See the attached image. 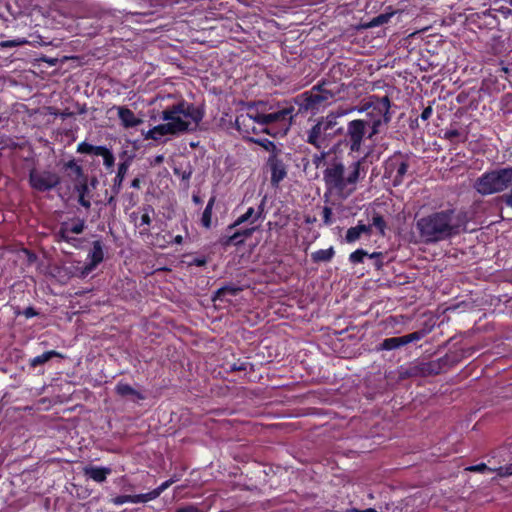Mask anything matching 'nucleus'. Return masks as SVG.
<instances>
[{
    "label": "nucleus",
    "mask_w": 512,
    "mask_h": 512,
    "mask_svg": "<svg viewBox=\"0 0 512 512\" xmlns=\"http://www.w3.org/2000/svg\"><path fill=\"white\" fill-rule=\"evenodd\" d=\"M294 106L288 104L277 111L265 113L259 105H249L247 111L236 116L235 126L244 138L266 133L273 137L286 134L293 119Z\"/></svg>",
    "instance_id": "nucleus-2"
},
{
    "label": "nucleus",
    "mask_w": 512,
    "mask_h": 512,
    "mask_svg": "<svg viewBox=\"0 0 512 512\" xmlns=\"http://www.w3.org/2000/svg\"><path fill=\"white\" fill-rule=\"evenodd\" d=\"M365 157L358 159L349 166V173L344 176L345 188L348 186H355L357 182L365 177L366 171L363 168Z\"/></svg>",
    "instance_id": "nucleus-19"
},
{
    "label": "nucleus",
    "mask_w": 512,
    "mask_h": 512,
    "mask_svg": "<svg viewBox=\"0 0 512 512\" xmlns=\"http://www.w3.org/2000/svg\"><path fill=\"white\" fill-rule=\"evenodd\" d=\"M258 230V226L251 225L247 228L234 229L230 232H227L226 235H223L220 238V244L223 247L229 246H240L243 245L244 242L250 238L256 231Z\"/></svg>",
    "instance_id": "nucleus-15"
},
{
    "label": "nucleus",
    "mask_w": 512,
    "mask_h": 512,
    "mask_svg": "<svg viewBox=\"0 0 512 512\" xmlns=\"http://www.w3.org/2000/svg\"><path fill=\"white\" fill-rule=\"evenodd\" d=\"M115 392L118 396L123 397V398L132 397L133 399H135L137 401L145 399V396L141 392L134 389L131 385H129L128 383H125L123 381H119L116 384Z\"/></svg>",
    "instance_id": "nucleus-25"
},
{
    "label": "nucleus",
    "mask_w": 512,
    "mask_h": 512,
    "mask_svg": "<svg viewBox=\"0 0 512 512\" xmlns=\"http://www.w3.org/2000/svg\"><path fill=\"white\" fill-rule=\"evenodd\" d=\"M335 255V250L331 246L328 249H320L311 254V260L314 263L329 262Z\"/></svg>",
    "instance_id": "nucleus-32"
},
{
    "label": "nucleus",
    "mask_w": 512,
    "mask_h": 512,
    "mask_svg": "<svg viewBox=\"0 0 512 512\" xmlns=\"http://www.w3.org/2000/svg\"><path fill=\"white\" fill-rule=\"evenodd\" d=\"M60 226H65L68 233L71 234H81L85 230V221L83 219H77L72 224L67 222H62Z\"/></svg>",
    "instance_id": "nucleus-35"
},
{
    "label": "nucleus",
    "mask_w": 512,
    "mask_h": 512,
    "mask_svg": "<svg viewBox=\"0 0 512 512\" xmlns=\"http://www.w3.org/2000/svg\"><path fill=\"white\" fill-rule=\"evenodd\" d=\"M359 229L362 234H365L367 236H370L372 233V223L370 225L362 224L361 222L358 223Z\"/></svg>",
    "instance_id": "nucleus-56"
},
{
    "label": "nucleus",
    "mask_w": 512,
    "mask_h": 512,
    "mask_svg": "<svg viewBox=\"0 0 512 512\" xmlns=\"http://www.w3.org/2000/svg\"><path fill=\"white\" fill-rule=\"evenodd\" d=\"M282 154L269 155L267 166L269 167L272 186H278L287 176V165L281 157Z\"/></svg>",
    "instance_id": "nucleus-16"
},
{
    "label": "nucleus",
    "mask_w": 512,
    "mask_h": 512,
    "mask_svg": "<svg viewBox=\"0 0 512 512\" xmlns=\"http://www.w3.org/2000/svg\"><path fill=\"white\" fill-rule=\"evenodd\" d=\"M496 470L498 471V475L501 476V477L511 476L512 475V463L508 464V465H506L504 467H499Z\"/></svg>",
    "instance_id": "nucleus-52"
},
{
    "label": "nucleus",
    "mask_w": 512,
    "mask_h": 512,
    "mask_svg": "<svg viewBox=\"0 0 512 512\" xmlns=\"http://www.w3.org/2000/svg\"><path fill=\"white\" fill-rule=\"evenodd\" d=\"M510 186H512V167L487 171L474 183V189L482 196L503 192Z\"/></svg>",
    "instance_id": "nucleus-5"
},
{
    "label": "nucleus",
    "mask_w": 512,
    "mask_h": 512,
    "mask_svg": "<svg viewBox=\"0 0 512 512\" xmlns=\"http://www.w3.org/2000/svg\"><path fill=\"white\" fill-rule=\"evenodd\" d=\"M173 243L175 244H182L183 243V236L182 235H176L173 239Z\"/></svg>",
    "instance_id": "nucleus-62"
},
{
    "label": "nucleus",
    "mask_w": 512,
    "mask_h": 512,
    "mask_svg": "<svg viewBox=\"0 0 512 512\" xmlns=\"http://www.w3.org/2000/svg\"><path fill=\"white\" fill-rule=\"evenodd\" d=\"M459 136H460V132L457 129H449L444 132L443 138L453 142L454 139L458 138Z\"/></svg>",
    "instance_id": "nucleus-50"
},
{
    "label": "nucleus",
    "mask_w": 512,
    "mask_h": 512,
    "mask_svg": "<svg viewBox=\"0 0 512 512\" xmlns=\"http://www.w3.org/2000/svg\"><path fill=\"white\" fill-rule=\"evenodd\" d=\"M118 118L125 129L134 128L143 123L141 118L136 117L134 112L125 106L118 107Z\"/></svg>",
    "instance_id": "nucleus-21"
},
{
    "label": "nucleus",
    "mask_w": 512,
    "mask_h": 512,
    "mask_svg": "<svg viewBox=\"0 0 512 512\" xmlns=\"http://www.w3.org/2000/svg\"><path fill=\"white\" fill-rule=\"evenodd\" d=\"M242 291V288L236 285H225L215 291L213 301L223 300L226 295L237 296Z\"/></svg>",
    "instance_id": "nucleus-33"
},
{
    "label": "nucleus",
    "mask_w": 512,
    "mask_h": 512,
    "mask_svg": "<svg viewBox=\"0 0 512 512\" xmlns=\"http://www.w3.org/2000/svg\"><path fill=\"white\" fill-rule=\"evenodd\" d=\"M248 368L253 369V364L247 360H238L230 365V372L246 371Z\"/></svg>",
    "instance_id": "nucleus-41"
},
{
    "label": "nucleus",
    "mask_w": 512,
    "mask_h": 512,
    "mask_svg": "<svg viewBox=\"0 0 512 512\" xmlns=\"http://www.w3.org/2000/svg\"><path fill=\"white\" fill-rule=\"evenodd\" d=\"M130 166V160L127 159L118 165L117 173L113 179L112 192L119 194L122 190V184Z\"/></svg>",
    "instance_id": "nucleus-26"
},
{
    "label": "nucleus",
    "mask_w": 512,
    "mask_h": 512,
    "mask_svg": "<svg viewBox=\"0 0 512 512\" xmlns=\"http://www.w3.org/2000/svg\"><path fill=\"white\" fill-rule=\"evenodd\" d=\"M160 496L159 491L155 488L152 491L144 494H136V503H147L149 501H152Z\"/></svg>",
    "instance_id": "nucleus-40"
},
{
    "label": "nucleus",
    "mask_w": 512,
    "mask_h": 512,
    "mask_svg": "<svg viewBox=\"0 0 512 512\" xmlns=\"http://www.w3.org/2000/svg\"><path fill=\"white\" fill-rule=\"evenodd\" d=\"M332 215H333L332 209L328 206H325L322 211V219H323V223L325 225L329 226L333 223Z\"/></svg>",
    "instance_id": "nucleus-48"
},
{
    "label": "nucleus",
    "mask_w": 512,
    "mask_h": 512,
    "mask_svg": "<svg viewBox=\"0 0 512 512\" xmlns=\"http://www.w3.org/2000/svg\"><path fill=\"white\" fill-rule=\"evenodd\" d=\"M440 358L445 371H448L462 361L464 354L461 351H450Z\"/></svg>",
    "instance_id": "nucleus-30"
},
{
    "label": "nucleus",
    "mask_w": 512,
    "mask_h": 512,
    "mask_svg": "<svg viewBox=\"0 0 512 512\" xmlns=\"http://www.w3.org/2000/svg\"><path fill=\"white\" fill-rule=\"evenodd\" d=\"M216 202V197L211 196L207 202V205L202 213L201 217V225L207 229H209L212 225V211Z\"/></svg>",
    "instance_id": "nucleus-34"
},
{
    "label": "nucleus",
    "mask_w": 512,
    "mask_h": 512,
    "mask_svg": "<svg viewBox=\"0 0 512 512\" xmlns=\"http://www.w3.org/2000/svg\"><path fill=\"white\" fill-rule=\"evenodd\" d=\"M116 195L117 194H114L109 196L107 199H106V205L108 206H112V207H115L116 206Z\"/></svg>",
    "instance_id": "nucleus-59"
},
{
    "label": "nucleus",
    "mask_w": 512,
    "mask_h": 512,
    "mask_svg": "<svg viewBox=\"0 0 512 512\" xmlns=\"http://www.w3.org/2000/svg\"><path fill=\"white\" fill-rule=\"evenodd\" d=\"M204 117V111L192 103L181 100L171 106L166 107L162 111L161 118L166 121L175 135L184 133L189 130L190 122L192 120L197 126Z\"/></svg>",
    "instance_id": "nucleus-3"
},
{
    "label": "nucleus",
    "mask_w": 512,
    "mask_h": 512,
    "mask_svg": "<svg viewBox=\"0 0 512 512\" xmlns=\"http://www.w3.org/2000/svg\"><path fill=\"white\" fill-rule=\"evenodd\" d=\"M28 182L33 190L47 192L56 188L61 183V179L56 172L32 168L29 171Z\"/></svg>",
    "instance_id": "nucleus-7"
},
{
    "label": "nucleus",
    "mask_w": 512,
    "mask_h": 512,
    "mask_svg": "<svg viewBox=\"0 0 512 512\" xmlns=\"http://www.w3.org/2000/svg\"><path fill=\"white\" fill-rule=\"evenodd\" d=\"M151 214H154L153 206L144 204L139 208L138 212H132L130 215L131 221L134 222L135 227H144L140 230L141 235H149L150 233V225L152 223Z\"/></svg>",
    "instance_id": "nucleus-17"
},
{
    "label": "nucleus",
    "mask_w": 512,
    "mask_h": 512,
    "mask_svg": "<svg viewBox=\"0 0 512 512\" xmlns=\"http://www.w3.org/2000/svg\"><path fill=\"white\" fill-rule=\"evenodd\" d=\"M432 112H433V109L431 106H428L426 108L423 109L421 115H420V118L424 121L428 120L431 115H432Z\"/></svg>",
    "instance_id": "nucleus-58"
},
{
    "label": "nucleus",
    "mask_w": 512,
    "mask_h": 512,
    "mask_svg": "<svg viewBox=\"0 0 512 512\" xmlns=\"http://www.w3.org/2000/svg\"><path fill=\"white\" fill-rule=\"evenodd\" d=\"M328 153L322 151L319 154H314L312 157V163L315 165L316 168H319L321 164L325 161Z\"/></svg>",
    "instance_id": "nucleus-49"
},
{
    "label": "nucleus",
    "mask_w": 512,
    "mask_h": 512,
    "mask_svg": "<svg viewBox=\"0 0 512 512\" xmlns=\"http://www.w3.org/2000/svg\"><path fill=\"white\" fill-rule=\"evenodd\" d=\"M333 127L334 123L332 121L322 118L306 131L305 141L318 150L325 149L329 145V131L332 130Z\"/></svg>",
    "instance_id": "nucleus-8"
},
{
    "label": "nucleus",
    "mask_w": 512,
    "mask_h": 512,
    "mask_svg": "<svg viewBox=\"0 0 512 512\" xmlns=\"http://www.w3.org/2000/svg\"><path fill=\"white\" fill-rule=\"evenodd\" d=\"M392 103L388 96L380 97L378 95H371L368 100L363 103L360 112H366L369 120L367 126L370 127L368 138H372L380 132L382 124L387 125L391 119L392 114L390 112Z\"/></svg>",
    "instance_id": "nucleus-4"
},
{
    "label": "nucleus",
    "mask_w": 512,
    "mask_h": 512,
    "mask_svg": "<svg viewBox=\"0 0 512 512\" xmlns=\"http://www.w3.org/2000/svg\"><path fill=\"white\" fill-rule=\"evenodd\" d=\"M425 334L426 332L424 330H418L400 337L386 338L379 345L376 346L375 350L377 352L383 350H395L410 343L420 341L421 339L424 338Z\"/></svg>",
    "instance_id": "nucleus-12"
},
{
    "label": "nucleus",
    "mask_w": 512,
    "mask_h": 512,
    "mask_svg": "<svg viewBox=\"0 0 512 512\" xmlns=\"http://www.w3.org/2000/svg\"><path fill=\"white\" fill-rule=\"evenodd\" d=\"M367 121L363 119H354L347 123V129L344 136V143L349 147L350 153L359 152L366 135Z\"/></svg>",
    "instance_id": "nucleus-9"
},
{
    "label": "nucleus",
    "mask_w": 512,
    "mask_h": 512,
    "mask_svg": "<svg viewBox=\"0 0 512 512\" xmlns=\"http://www.w3.org/2000/svg\"><path fill=\"white\" fill-rule=\"evenodd\" d=\"M368 256L373 259V258H380L382 256V253L381 252H373L371 254H368Z\"/></svg>",
    "instance_id": "nucleus-64"
},
{
    "label": "nucleus",
    "mask_w": 512,
    "mask_h": 512,
    "mask_svg": "<svg viewBox=\"0 0 512 512\" xmlns=\"http://www.w3.org/2000/svg\"><path fill=\"white\" fill-rule=\"evenodd\" d=\"M130 186L135 189H140L141 187V180L139 177H135L132 181Z\"/></svg>",
    "instance_id": "nucleus-60"
},
{
    "label": "nucleus",
    "mask_w": 512,
    "mask_h": 512,
    "mask_svg": "<svg viewBox=\"0 0 512 512\" xmlns=\"http://www.w3.org/2000/svg\"><path fill=\"white\" fill-rule=\"evenodd\" d=\"M266 197H263L257 207H249L242 215H240L233 223L227 226L226 232H230L244 223L254 225L257 221H263L266 217L265 213Z\"/></svg>",
    "instance_id": "nucleus-11"
},
{
    "label": "nucleus",
    "mask_w": 512,
    "mask_h": 512,
    "mask_svg": "<svg viewBox=\"0 0 512 512\" xmlns=\"http://www.w3.org/2000/svg\"><path fill=\"white\" fill-rule=\"evenodd\" d=\"M331 86L332 83L330 81L322 80L312 88L316 95L323 97V106L333 100L339 93L336 87Z\"/></svg>",
    "instance_id": "nucleus-22"
},
{
    "label": "nucleus",
    "mask_w": 512,
    "mask_h": 512,
    "mask_svg": "<svg viewBox=\"0 0 512 512\" xmlns=\"http://www.w3.org/2000/svg\"><path fill=\"white\" fill-rule=\"evenodd\" d=\"M55 357L62 358L63 355L60 352L56 351V350L45 351L41 355H38V356H35V357L31 358L29 360V366L31 368H36L38 366L44 365L49 360H51L52 358H55Z\"/></svg>",
    "instance_id": "nucleus-29"
},
{
    "label": "nucleus",
    "mask_w": 512,
    "mask_h": 512,
    "mask_svg": "<svg viewBox=\"0 0 512 512\" xmlns=\"http://www.w3.org/2000/svg\"><path fill=\"white\" fill-rule=\"evenodd\" d=\"M508 193H504L499 197L500 201L505 203L508 207L512 208V185Z\"/></svg>",
    "instance_id": "nucleus-51"
},
{
    "label": "nucleus",
    "mask_w": 512,
    "mask_h": 512,
    "mask_svg": "<svg viewBox=\"0 0 512 512\" xmlns=\"http://www.w3.org/2000/svg\"><path fill=\"white\" fill-rule=\"evenodd\" d=\"M192 200H193V202L195 204H201L202 203V200H201L200 196H198V195H193L192 196Z\"/></svg>",
    "instance_id": "nucleus-63"
},
{
    "label": "nucleus",
    "mask_w": 512,
    "mask_h": 512,
    "mask_svg": "<svg viewBox=\"0 0 512 512\" xmlns=\"http://www.w3.org/2000/svg\"><path fill=\"white\" fill-rule=\"evenodd\" d=\"M102 146H95L86 141H82L77 145V152L81 154H93L98 155L101 151Z\"/></svg>",
    "instance_id": "nucleus-37"
},
{
    "label": "nucleus",
    "mask_w": 512,
    "mask_h": 512,
    "mask_svg": "<svg viewBox=\"0 0 512 512\" xmlns=\"http://www.w3.org/2000/svg\"><path fill=\"white\" fill-rule=\"evenodd\" d=\"M250 140L269 152V155L282 154V150L276 144L267 138H250Z\"/></svg>",
    "instance_id": "nucleus-31"
},
{
    "label": "nucleus",
    "mask_w": 512,
    "mask_h": 512,
    "mask_svg": "<svg viewBox=\"0 0 512 512\" xmlns=\"http://www.w3.org/2000/svg\"><path fill=\"white\" fill-rule=\"evenodd\" d=\"M74 191L78 195V203L85 209H89L91 202L88 176L74 182Z\"/></svg>",
    "instance_id": "nucleus-20"
},
{
    "label": "nucleus",
    "mask_w": 512,
    "mask_h": 512,
    "mask_svg": "<svg viewBox=\"0 0 512 512\" xmlns=\"http://www.w3.org/2000/svg\"><path fill=\"white\" fill-rule=\"evenodd\" d=\"M97 156H101L103 158V165L107 170L111 169L115 164V157L110 149L106 146H102L101 151Z\"/></svg>",
    "instance_id": "nucleus-36"
},
{
    "label": "nucleus",
    "mask_w": 512,
    "mask_h": 512,
    "mask_svg": "<svg viewBox=\"0 0 512 512\" xmlns=\"http://www.w3.org/2000/svg\"><path fill=\"white\" fill-rule=\"evenodd\" d=\"M166 135H175L171 129V126L167 122L156 125L153 128L149 129L145 134V138L159 141L163 136Z\"/></svg>",
    "instance_id": "nucleus-27"
},
{
    "label": "nucleus",
    "mask_w": 512,
    "mask_h": 512,
    "mask_svg": "<svg viewBox=\"0 0 512 512\" xmlns=\"http://www.w3.org/2000/svg\"><path fill=\"white\" fill-rule=\"evenodd\" d=\"M372 225L378 230L381 236L385 235L387 223L384 217L379 213H374L372 216Z\"/></svg>",
    "instance_id": "nucleus-38"
},
{
    "label": "nucleus",
    "mask_w": 512,
    "mask_h": 512,
    "mask_svg": "<svg viewBox=\"0 0 512 512\" xmlns=\"http://www.w3.org/2000/svg\"><path fill=\"white\" fill-rule=\"evenodd\" d=\"M467 470L470 471V472H479V473L493 472L494 471V469L488 467L485 463H480V464H477V465L469 466L467 468Z\"/></svg>",
    "instance_id": "nucleus-47"
},
{
    "label": "nucleus",
    "mask_w": 512,
    "mask_h": 512,
    "mask_svg": "<svg viewBox=\"0 0 512 512\" xmlns=\"http://www.w3.org/2000/svg\"><path fill=\"white\" fill-rule=\"evenodd\" d=\"M176 512H203L199 507L193 504H189L183 507H180L176 510Z\"/></svg>",
    "instance_id": "nucleus-53"
},
{
    "label": "nucleus",
    "mask_w": 512,
    "mask_h": 512,
    "mask_svg": "<svg viewBox=\"0 0 512 512\" xmlns=\"http://www.w3.org/2000/svg\"><path fill=\"white\" fill-rule=\"evenodd\" d=\"M368 256V253L367 251H365L364 249L362 248H359L357 250H355L354 252H352L350 255H349V261L352 263V264H360V263H363L364 262V258Z\"/></svg>",
    "instance_id": "nucleus-42"
},
{
    "label": "nucleus",
    "mask_w": 512,
    "mask_h": 512,
    "mask_svg": "<svg viewBox=\"0 0 512 512\" xmlns=\"http://www.w3.org/2000/svg\"><path fill=\"white\" fill-rule=\"evenodd\" d=\"M111 503L117 506L123 505L125 503L137 504L135 495H118L111 499Z\"/></svg>",
    "instance_id": "nucleus-43"
},
{
    "label": "nucleus",
    "mask_w": 512,
    "mask_h": 512,
    "mask_svg": "<svg viewBox=\"0 0 512 512\" xmlns=\"http://www.w3.org/2000/svg\"><path fill=\"white\" fill-rule=\"evenodd\" d=\"M469 220L467 211L450 207L419 218L416 229L423 243L436 244L466 232Z\"/></svg>",
    "instance_id": "nucleus-1"
},
{
    "label": "nucleus",
    "mask_w": 512,
    "mask_h": 512,
    "mask_svg": "<svg viewBox=\"0 0 512 512\" xmlns=\"http://www.w3.org/2000/svg\"><path fill=\"white\" fill-rule=\"evenodd\" d=\"M446 372L442 364L441 358L428 362H421L407 372L408 376H433Z\"/></svg>",
    "instance_id": "nucleus-18"
},
{
    "label": "nucleus",
    "mask_w": 512,
    "mask_h": 512,
    "mask_svg": "<svg viewBox=\"0 0 512 512\" xmlns=\"http://www.w3.org/2000/svg\"><path fill=\"white\" fill-rule=\"evenodd\" d=\"M349 512H378L375 508H367V509H358V508H352Z\"/></svg>",
    "instance_id": "nucleus-61"
},
{
    "label": "nucleus",
    "mask_w": 512,
    "mask_h": 512,
    "mask_svg": "<svg viewBox=\"0 0 512 512\" xmlns=\"http://www.w3.org/2000/svg\"><path fill=\"white\" fill-rule=\"evenodd\" d=\"M112 473L110 467L88 466L84 468V474L97 483H103Z\"/></svg>",
    "instance_id": "nucleus-24"
},
{
    "label": "nucleus",
    "mask_w": 512,
    "mask_h": 512,
    "mask_svg": "<svg viewBox=\"0 0 512 512\" xmlns=\"http://www.w3.org/2000/svg\"><path fill=\"white\" fill-rule=\"evenodd\" d=\"M389 19V15L387 14H380L378 15L377 17H375L373 20H372V25L373 26H376V25H381V24H384L388 21Z\"/></svg>",
    "instance_id": "nucleus-55"
},
{
    "label": "nucleus",
    "mask_w": 512,
    "mask_h": 512,
    "mask_svg": "<svg viewBox=\"0 0 512 512\" xmlns=\"http://www.w3.org/2000/svg\"><path fill=\"white\" fill-rule=\"evenodd\" d=\"M345 166L340 161H333L329 167L323 172V177L326 185L330 188L337 190L345 189L344 180Z\"/></svg>",
    "instance_id": "nucleus-13"
},
{
    "label": "nucleus",
    "mask_w": 512,
    "mask_h": 512,
    "mask_svg": "<svg viewBox=\"0 0 512 512\" xmlns=\"http://www.w3.org/2000/svg\"><path fill=\"white\" fill-rule=\"evenodd\" d=\"M26 43H27V41L25 39L18 38V39H13V40L2 41V42H0V47L13 48V47H18V46L24 45Z\"/></svg>",
    "instance_id": "nucleus-46"
},
{
    "label": "nucleus",
    "mask_w": 512,
    "mask_h": 512,
    "mask_svg": "<svg viewBox=\"0 0 512 512\" xmlns=\"http://www.w3.org/2000/svg\"><path fill=\"white\" fill-rule=\"evenodd\" d=\"M175 482L174 479H169L163 482L161 485H159L156 489L159 491L160 495L168 489L173 483Z\"/></svg>",
    "instance_id": "nucleus-57"
},
{
    "label": "nucleus",
    "mask_w": 512,
    "mask_h": 512,
    "mask_svg": "<svg viewBox=\"0 0 512 512\" xmlns=\"http://www.w3.org/2000/svg\"><path fill=\"white\" fill-rule=\"evenodd\" d=\"M207 264L206 257H196L189 262V266L203 267Z\"/></svg>",
    "instance_id": "nucleus-54"
},
{
    "label": "nucleus",
    "mask_w": 512,
    "mask_h": 512,
    "mask_svg": "<svg viewBox=\"0 0 512 512\" xmlns=\"http://www.w3.org/2000/svg\"><path fill=\"white\" fill-rule=\"evenodd\" d=\"M63 168L67 172L68 177L74 182L88 176L84 173L83 167L78 165L75 159L67 161Z\"/></svg>",
    "instance_id": "nucleus-28"
},
{
    "label": "nucleus",
    "mask_w": 512,
    "mask_h": 512,
    "mask_svg": "<svg viewBox=\"0 0 512 512\" xmlns=\"http://www.w3.org/2000/svg\"><path fill=\"white\" fill-rule=\"evenodd\" d=\"M409 168L408 159L401 152L388 158L384 166V177L392 180L394 187L400 186Z\"/></svg>",
    "instance_id": "nucleus-6"
},
{
    "label": "nucleus",
    "mask_w": 512,
    "mask_h": 512,
    "mask_svg": "<svg viewBox=\"0 0 512 512\" xmlns=\"http://www.w3.org/2000/svg\"><path fill=\"white\" fill-rule=\"evenodd\" d=\"M294 103L298 106L297 112H293L295 117L297 114L318 111L323 106V97L316 95V92L311 89L297 95Z\"/></svg>",
    "instance_id": "nucleus-10"
},
{
    "label": "nucleus",
    "mask_w": 512,
    "mask_h": 512,
    "mask_svg": "<svg viewBox=\"0 0 512 512\" xmlns=\"http://www.w3.org/2000/svg\"><path fill=\"white\" fill-rule=\"evenodd\" d=\"M104 244L101 240H95L92 242V248L87 254L88 262L83 265L82 270L80 271V276H88L92 271H94L99 264H101L104 260Z\"/></svg>",
    "instance_id": "nucleus-14"
},
{
    "label": "nucleus",
    "mask_w": 512,
    "mask_h": 512,
    "mask_svg": "<svg viewBox=\"0 0 512 512\" xmlns=\"http://www.w3.org/2000/svg\"><path fill=\"white\" fill-rule=\"evenodd\" d=\"M16 316L23 315L25 318L29 319L39 315V312L32 306L25 308L24 310L17 309L15 311Z\"/></svg>",
    "instance_id": "nucleus-45"
},
{
    "label": "nucleus",
    "mask_w": 512,
    "mask_h": 512,
    "mask_svg": "<svg viewBox=\"0 0 512 512\" xmlns=\"http://www.w3.org/2000/svg\"><path fill=\"white\" fill-rule=\"evenodd\" d=\"M361 231L359 229V225L357 224L354 227H350L345 235V241L349 244L355 243L361 238Z\"/></svg>",
    "instance_id": "nucleus-39"
},
{
    "label": "nucleus",
    "mask_w": 512,
    "mask_h": 512,
    "mask_svg": "<svg viewBox=\"0 0 512 512\" xmlns=\"http://www.w3.org/2000/svg\"><path fill=\"white\" fill-rule=\"evenodd\" d=\"M83 266H80V262H77V264H72L68 267H65V272L70 277H77L80 279H84L87 276H80V271L82 270Z\"/></svg>",
    "instance_id": "nucleus-44"
},
{
    "label": "nucleus",
    "mask_w": 512,
    "mask_h": 512,
    "mask_svg": "<svg viewBox=\"0 0 512 512\" xmlns=\"http://www.w3.org/2000/svg\"><path fill=\"white\" fill-rule=\"evenodd\" d=\"M54 237L56 242L68 243L76 249L82 248V244L84 242L83 238L74 237L71 233H68L65 226H59V229L55 232Z\"/></svg>",
    "instance_id": "nucleus-23"
}]
</instances>
